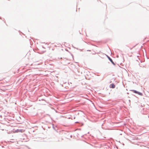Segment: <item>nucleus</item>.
<instances>
[{"label":"nucleus","instance_id":"nucleus-1","mask_svg":"<svg viewBox=\"0 0 149 149\" xmlns=\"http://www.w3.org/2000/svg\"><path fill=\"white\" fill-rule=\"evenodd\" d=\"M132 91L134 93H137L139 95H142V93H140L139 92H138V91H135L134 90H132Z\"/></svg>","mask_w":149,"mask_h":149},{"label":"nucleus","instance_id":"nucleus-3","mask_svg":"<svg viewBox=\"0 0 149 149\" xmlns=\"http://www.w3.org/2000/svg\"><path fill=\"white\" fill-rule=\"evenodd\" d=\"M108 58L109 60L111 62V63L113 65H115V64L113 62V61H112V59L109 57H108Z\"/></svg>","mask_w":149,"mask_h":149},{"label":"nucleus","instance_id":"nucleus-2","mask_svg":"<svg viewBox=\"0 0 149 149\" xmlns=\"http://www.w3.org/2000/svg\"><path fill=\"white\" fill-rule=\"evenodd\" d=\"M110 87L112 88H114L115 87V86L114 84H110Z\"/></svg>","mask_w":149,"mask_h":149}]
</instances>
